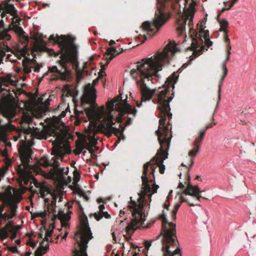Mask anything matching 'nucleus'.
Listing matches in <instances>:
<instances>
[{
	"mask_svg": "<svg viewBox=\"0 0 256 256\" xmlns=\"http://www.w3.org/2000/svg\"><path fill=\"white\" fill-rule=\"evenodd\" d=\"M96 98V91L90 84L84 88L81 99L82 106L86 104L91 106L86 108L84 111L75 108L74 112L78 119L87 122L89 124L86 128V137L78 140L76 142L77 154H80L84 149L89 150L94 146L98 142L96 134L98 132L103 133L110 136L112 134L119 132L120 130L116 128V122L120 123L119 127L130 125L136 115V111L126 103V100H122L121 94L106 104V108L102 106L98 108L94 106Z\"/></svg>",
	"mask_w": 256,
	"mask_h": 256,
	"instance_id": "nucleus-1",
	"label": "nucleus"
},
{
	"mask_svg": "<svg viewBox=\"0 0 256 256\" xmlns=\"http://www.w3.org/2000/svg\"><path fill=\"white\" fill-rule=\"evenodd\" d=\"M178 51V48L174 42H170L161 52H158L153 56L143 58L140 62L132 64L130 71V76L134 79L140 89L141 100L136 101L137 106H142V102L152 100L157 104L160 110V120L158 132L164 131L169 126L168 123L166 126V120L167 118H172L170 113L169 103L172 100L170 90V80L166 82V84L158 89L150 88L148 83L153 76H157L158 71L161 70L164 64H168L174 54Z\"/></svg>",
	"mask_w": 256,
	"mask_h": 256,
	"instance_id": "nucleus-2",
	"label": "nucleus"
},
{
	"mask_svg": "<svg viewBox=\"0 0 256 256\" xmlns=\"http://www.w3.org/2000/svg\"><path fill=\"white\" fill-rule=\"evenodd\" d=\"M14 78L10 74L0 77V95L2 96L0 112L8 120V124L0 126V140L5 142L6 140L7 132L13 130L15 131L16 134L13 136L14 141L16 142L20 140L22 142L18 148L22 164L18 166V173L24 182H40L34 177L32 172L34 171L38 174L42 172V170L38 166H31L29 164L32 154L30 148L32 139V134H30L31 128L28 127L24 129V131L22 132L16 130V127L10 124L12 122L16 120L15 118L16 109L13 90L11 92L10 89L7 88L16 84V81Z\"/></svg>",
	"mask_w": 256,
	"mask_h": 256,
	"instance_id": "nucleus-3",
	"label": "nucleus"
},
{
	"mask_svg": "<svg viewBox=\"0 0 256 256\" xmlns=\"http://www.w3.org/2000/svg\"><path fill=\"white\" fill-rule=\"evenodd\" d=\"M170 129L168 126L164 131H156L160 148L156 156L144 166L142 176V190L138 194V198L137 201L132 200V198H130L131 202L128 207L132 212V219L126 229L127 234L129 235L133 234L137 228L141 227L148 228L144 226L148 214L146 204H149L148 203L151 201L152 195L156 193L159 188L158 186L155 184H152L151 186L149 182L152 183L154 181V172L158 166L161 174L164 172L165 166L163 162L168 157V150L170 147L171 138L169 130Z\"/></svg>",
	"mask_w": 256,
	"mask_h": 256,
	"instance_id": "nucleus-4",
	"label": "nucleus"
},
{
	"mask_svg": "<svg viewBox=\"0 0 256 256\" xmlns=\"http://www.w3.org/2000/svg\"><path fill=\"white\" fill-rule=\"evenodd\" d=\"M194 12L190 11L188 12L180 15L176 22L178 34L179 36L182 37L184 40L182 42L184 44L186 41V34L185 32V26L188 24L190 28L192 43L191 46L188 48L192 51L191 56L196 58L202 54V52L208 49L212 45V42L209 38V32L205 30L206 22H202L198 24V32H196L193 29V17Z\"/></svg>",
	"mask_w": 256,
	"mask_h": 256,
	"instance_id": "nucleus-5",
	"label": "nucleus"
},
{
	"mask_svg": "<svg viewBox=\"0 0 256 256\" xmlns=\"http://www.w3.org/2000/svg\"><path fill=\"white\" fill-rule=\"evenodd\" d=\"M63 139L64 136L61 134L57 136L52 142V154L54 156L50 160L42 157L38 164L44 167L52 166V168L46 174V177L48 178H56L60 182L66 184L71 182V177L68 176V168H60L59 160L62 161L64 157L70 153V149L63 144Z\"/></svg>",
	"mask_w": 256,
	"mask_h": 256,
	"instance_id": "nucleus-6",
	"label": "nucleus"
},
{
	"mask_svg": "<svg viewBox=\"0 0 256 256\" xmlns=\"http://www.w3.org/2000/svg\"><path fill=\"white\" fill-rule=\"evenodd\" d=\"M160 218L162 219V230L158 236H162V250L164 256H181L180 249L176 236V225L172 222H167L164 215Z\"/></svg>",
	"mask_w": 256,
	"mask_h": 256,
	"instance_id": "nucleus-7",
	"label": "nucleus"
},
{
	"mask_svg": "<svg viewBox=\"0 0 256 256\" xmlns=\"http://www.w3.org/2000/svg\"><path fill=\"white\" fill-rule=\"evenodd\" d=\"M59 64L62 68V70H58L56 66H52L49 68L48 70L52 72H56L57 76L52 78V80L60 78L63 80H66L69 78L70 74V66L77 70L78 68V62L76 54L74 53L66 52V54H61ZM78 78H82L80 72L76 71Z\"/></svg>",
	"mask_w": 256,
	"mask_h": 256,
	"instance_id": "nucleus-8",
	"label": "nucleus"
},
{
	"mask_svg": "<svg viewBox=\"0 0 256 256\" xmlns=\"http://www.w3.org/2000/svg\"><path fill=\"white\" fill-rule=\"evenodd\" d=\"M92 238L89 227L87 216L84 214L80 216V227L74 238L78 244L80 250H76L74 256H87L86 250L88 241Z\"/></svg>",
	"mask_w": 256,
	"mask_h": 256,
	"instance_id": "nucleus-9",
	"label": "nucleus"
},
{
	"mask_svg": "<svg viewBox=\"0 0 256 256\" xmlns=\"http://www.w3.org/2000/svg\"><path fill=\"white\" fill-rule=\"evenodd\" d=\"M170 17V14L168 10L163 8H158L156 12L153 22H145L142 25V30L148 32L146 34H144L143 36L144 40L142 41V42L158 32Z\"/></svg>",
	"mask_w": 256,
	"mask_h": 256,
	"instance_id": "nucleus-10",
	"label": "nucleus"
},
{
	"mask_svg": "<svg viewBox=\"0 0 256 256\" xmlns=\"http://www.w3.org/2000/svg\"><path fill=\"white\" fill-rule=\"evenodd\" d=\"M200 192V191L198 186H194L190 184H188L186 188L180 196L179 202L174 205L172 214V219L175 220L176 218L177 212L182 202H187L190 206L198 205V202L201 198Z\"/></svg>",
	"mask_w": 256,
	"mask_h": 256,
	"instance_id": "nucleus-11",
	"label": "nucleus"
},
{
	"mask_svg": "<svg viewBox=\"0 0 256 256\" xmlns=\"http://www.w3.org/2000/svg\"><path fill=\"white\" fill-rule=\"evenodd\" d=\"M45 96L46 95H44L42 97L38 98L37 104L24 113L22 117V121L24 122L29 124L32 122L33 118H39L48 110L50 97L44 102L43 100Z\"/></svg>",
	"mask_w": 256,
	"mask_h": 256,
	"instance_id": "nucleus-12",
	"label": "nucleus"
},
{
	"mask_svg": "<svg viewBox=\"0 0 256 256\" xmlns=\"http://www.w3.org/2000/svg\"><path fill=\"white\" fill-rule=\"evenodd\" d=\"M18 0H8L0 4V9L3 12L1 14L2 18H4L6 14H10L12 18V24L14 26L16 27L20 24V20L16 16V10L14 6V2Z\"/></svg>",
	"mask_w": 256,
	"mask_h": 256,
	"instance_id": "nucleus-13",
	"label": "nucleus"
},
{
	"mask_svg": "<svg viewBox=\"0 0 256 256\" xmlns=\"http://www.w3.org/2000/svg\"><path fill=\"white\" fill-rule=\"evenodd\" d=\"M212 125H210L206 127L204 130H201L198 136H196L194 141L192 145V148L190 150L188 155L190 158V166L192 167L194 164L193 159L200 152L202 141L204 136L205 132L208 127H212Z\"/></svg>",
	"mask_w": 256,
	"mask_h": 256,
	"instance_id": "nucleus-14",
	"label": "nucleus"
},
{
	"mask_svg": "<svg viewBox=\"0 0 256 256\" xmlns=\"http://www.w3.org/2000/svg\"><path fill=\"white\" fill-rule=\"evenodd\" d=\"M225 42L226 44V56L225 61L224 62L222 65V68L223 70V74L220 78V81L219 82L218 84V100L220 102V92H221V88L222 85L223 84V82L228 74V70L226 66V63L230 59V54H231L230 50L232 49V46L230 44V39L228 38V36H226L224 37Z\"/></svg>",
	"mask_w": 256,
	"mask_h": 256,
	"instance_id": "nucleus-15",
	"label": "nucleus"
},
{
	"mask_svg": "<svg viewBox=\"0 0 256 256\" xmlns=\"http://www.w3.org/2000/svg\"><path fill=\"white\" fill-rule=\"evenodd\" d=\"M70 214L71 212H66L65 213L62 210H60L58 212L57 216L60 220L62 228L60 230L61 233L58 236L57 238H58L60 236H62V232L64 233V236H62V239L66 238L68 234V228L70 226L68 222L70 218Z\"/></svg>",
	"mask_w": 256,
	"mask_h": 256,
	"instance_id": "nucleus-16",
	"label": "nucleus"
},
{
	"mask_svg": "<svg viewBox=\"0 0 256 256\" xmlns=\"http://www.w3.org/2000/svg\"><path fill=\"white\" fill-rule=\"evenodd\" d=\"M52 234V230L47 231L46 232L44 238L40 243L38 246L39 251L42 253L44 254L46 251L48 249V242L51 241V236Z\"/></svg>",
	"mask_w": 256,
	"mask_h": 256,
	"instance_id": "nucleus-17",
	"label": "nucleus"
},
{
	"mask_svg": "<svg viewBox=\"0 0 256 256\" xmlns=\"http://www.w3.org/2000/svg\"><path fill=\"white\" fill-rule=\"evenodd\" d=\"M49 40L50 42L58 43L62 49L65 50L66 51L67 50L68 42L64 36H54V34H52L49 38Z\"/></svg>",
	"mask_w": 256,
	"mask_h": 256,
	"instance_id": "nucleus-18",
	"label": "nucleus"
},
{
	"mask_svg": "<svg viewBox=\"0 0 256 256\" xmlns=\"http://www.w3.org/2000/svg\"><path fill=\"white\" fill-rule=\"evenodd\" d=\"M122 50V49L120 48H118V49L114 47L108 48L106 52L107 54L106 58V64H108L114 56L120 54Z\"/></svg>",
	"mask_w": 256,
	"mask_h": 256,
	"instance_id": "nucleus-19",
	"label": "nucleus"
},
{
	"mask_svg": "<svg viewBox=\"0 0 256 256\" xmlns=\"http://www.w3.org/2000/svg\"><path fill=\"white\" fill-rule=\"evenodd\" d=\"M34 60H30L29 58H25L22 60V72L25 74H28L32 71V68L34 64Z\"/></svg>",
	"mask_w": 256,
	"mask_h": 256,
	"instance_id": "nucleus-20",
	"label": "nucleus"
},
{
	"mask_svg": "<svg viewBox=\"0 0 256 256\" xmlns=\"http://www.w3.org/2000/svg\"><path fill=\"white\" fill-rule=\"evenodd\" d=\"M99 212L98 214L95 213L94 218L97 220H100L102 217H104L106 218H109L110 215L106 212H104V204H100L98 206Z\"/></svg>",
	"mask_w": 256,
	"mask_h": 256,
	"instance_id": "nucleus-21",
	"label": "nucleus"
},
{
	"mask_svg": "<svg viewBox=\"0 0 256 256\" xmlns=\"http://www.w3.org/2000/svg\"><path fill=\"white\" fill-rule=\"evenodd\" d=\"M218 22L220 26V30L224 32V37L228 36V31L227 28L229 25L228 22L225 19L219 20Z\"/></svg>",
	"mask_w": 256,
	"mask_h": 256,
	"instance_id": "nucleus-22",
	"label": "nucleus"
},
{
	"mask_svg": "<svg viewBox=\"0 0 256 256\" xmlns=\"http://www.w3.org/2000/svg\"><path fill=\"white\" fill-rule=\"evenodd\" d=\"M4 228L7 230L8 233L10 232V234L14 232H17L18 230V226L13 225L10 222H8Z\"/></svg>",
	"mask_w": 256,
	"mask_h": 256,
	"instance_id": "nucleus-23",
	"label": "nucleus"
},
{
	"mask_svg": "<svg viewBox=\"0 0 256 256\" xmlns=\"http://www.w3.org/2000/svg\"><path fill=\"white\" fill-rule=\"evenodd\" d=\"M238 1V0H231L230 2H224V6L222 8L221 12L229 10Z\"/></svg>",
	"mask_w": 256,
	"mask_h": 256,
	"instance_id": "nucleus-24",
	"label": "nucleus"
},
{
	"mask_svg": "<svg viewBox=\"0 0 256 256\" xmlns=\"http://www.w3.org/2000/svg\"><path fill=\"white\" fill-rule=\"evenodd\" d=\"M66 112L62 111L61 114L58 116H52V122L55 124H58L60 122V120L62 118H64L66 116Z\"/></svg>",
	"mask_w": 256,
	"mask_h": 256,
	"instance_id": "nucleus-25",
	"label": "nucleus"
},
{
	"mask_svg": "<svg viewBox=\"0 0 256 256\" xmlns=\"http://www.w3.org/2000/svg\"><path fill=\"white\" fill-rule=\"evenodd\" d=\"M10 166V162L6 161L5 165L0 168V177L3 176L8 170V167Z\"/></svg>",
	"mask_w": 256,
	"mask_h": 256,
	"instance_id": "nucleus-26",
	"label": "nucleus"
},
{
	"mask_svg": "<svg viewBox=\"0 0 256 256\" xmlns=\"http://www.w3.org/2000/svg\"><path fill=\"white\" fill-rule=\"evenodd\" d=\"M28 53V49L26 48H24L20 50L17 52H16V56L18 58L20 59L22 57L24 58H26V54Z\"/></svg>",
	"mask_w": 256,
	"mask_h": 256,
	"instance_id": "nucleus-27",
	"label": "nucleus"
},
{
	"mask_svg": "<svg viewBox=\"0 0 256 256\" xmlns=\"http://www.w3.org/2000/svg\"><path fill=\"white\" fill-rule=\"evenodd\" d=\"M10 36L8 34V30L0 32V40H8L10 39Z\"/></svg>",
	"mask_w": 256,
	"mask_h": 256,
	"instance_id": "nucleus-28",
	"label": "nucleus"
},
{
	"mask_svg": "<svg viewBox=\"0 0 256 256\" xmlns=\"http://www.w3.org/2000/svg\"><path fill=\"white\" fill-rule=\"evenodd\" d=\"M8 236V234L7 230L4 227L0 230V238L2 239H6Z\"/></svg>",
	"mask_w": 256,
	"mask_h": 256,
	"instance_id": "nucleus-29",
	"label": "nucleus"
},
{
	"mask_svg": "<svg viewBox=\"0 0 256 256\" xmlns=\"http://www.w3.org/2000/svg\"><path fill=\"white\" fill-rule=\"evenodd\" d=\"M37 137L39 139L46 140L47 138V135L45 132L41 131L37 134Z\"/></svg>",
	"mask_w": 256,
	"mask_h": 256,
	"instance_id": "nucleus-30",
	"label": "nucleus"
},
{
	"mask_svg": "<svg viewBox=\"0 0 256 256\" xmlns=\"http://www.w3.org/2000/svg\"><path fill=\"white\" fill-rule=\"evenodd\" d=\"M7 248L8 250L12 252L13 253H16L18 252V248L16 246H7Z\"/></svg>",
	"mask_w": 256,
	"mask_h": 256,
	"instance_id": "nucleus-31",
	"label": "nucleus"
},
{
	"mask_svg": "<svg viewBox=\"0 0 256 256\" xmlns=\"http://www.w3.org/2000/svg\"><path fill=\"white\" fill-rule=\"evenodd\" d=\"M66 91V96H68V95L70 94V90H69V88L68 86H66L64 88V89L63 90V95L64 94Z\"/></svg>",
	"mask_w": 256,
	"mask_h": 256,
	"instance_id": "nucleus-32",
	"label": "nucleus"
},
{
	"mask_svg": "<svg viewBox=\"0 0 256 256\" xmlns=\"http://www.w3.org/2000/svg\"><path fill=\"white\" fill-rule=\"evenodd\" d=\"M15 28H16L15 30L18 34H19L20 35H22L24 33V32L22 28L19 27V26H16V27H15Z\"/></svg>",
	"mask_w": 256,
	"mask_h": 256,
	"instance_id": "nucleus-33",
	"label": "nucleus"
},
{
	"mask_svg": "<svg viewBox=\"0 0 256 256\" xmlns=\"http://www.w3.org/2000/svg\"><path fill=\"white\" fill-rule=\"evenodd\" d=\"M151 242H150V241H146L145 242L144 246H145L147 250H148L150 246Z\"/></svg>",
	"mask_w": 256,
	"mask_h": 256,
	"instance_id": "nucleus-34",
	"label": "nucleus"
},
{
	"mask_svg": "<svg viewBox=\"0 0 256 256\" xmlns=\"http://www.w3.org/2000/svg\"><path fill=\"white\" fill-rule=\"evenodd\" d=\"M16 232H14L12 233H10V238L12 239V240H14L16 238Z\"/></svg>",
	"mask_w": 256,
	"mask_h": 256,
	"instance_id": "nucleus-35",
	"label": "nucleus"
},
{
	"mask_svg": "<svg viewBox=\"0 0 256 256\" xmlns=\"http://www.w3.org/2000/svg\"><path fill=\"white\" fill-rule=\"evenodd\" d=\"M40 66L38 65L34 67V71L35 72H38L40 70Z\"/></svg>",
	"mask_w": 256,
	"mask_h": 256,
	"instance_id": "nucleus-36",
	"label": "nucleus"
},
{
	"mask_svg": "<svg viewBox=\"0 0 256 256\" xmlns=\"http://www.w3.org/2000/svg\"><path fill=\"white\" fill-rule=\"evenodd\" d=\"M30 244L32 246L34 247V246H36V242H34L32 241V240H30Z\"/></svg>",
	"mask_w": 256,
	"mask_h": 256,
	"instance_id": "nucleus-37",
	"label": "nucleus"
},
{
	"mask_svg": "<svg viewBox=\"0 0 256 256\" xmlns=\"http://www.w3.org/2000/svg\"><path fill=\"white\" fill-rule=\"evenodd\" d=\"M4 56V52L2 50L1 48L0 47V58H2Z\"/></svg>",
	"mask_w": 256,
	"mask_h": 256,
	"instance_id": "nucleus-38",
	"label": "nucleus"
},
{
	"mask_svg": "<svg viewBox=\"0 0 256 256\" xmlns=\"http://www.w3.org/2000/svg\"><path fill=\"white\" fill-rule=\"evenodd\" d=\"M115 44V42L114 40H110L109 42V45L112 46Z\"/></svg>",
	"mask_w": 256,
	"mask_h": 256,
	"instance_id": "nucleus-39",
	"label": "nucleus"
},
{
	"mask_svg": "<svg viewBox=\"0 0 256 256\" xmlns=\"http://www.w3.org/2000/svg\"><path fill=\"white\" fill-rule=\"evenodd\" d=\"M178 186V188H183L184 187V185L182 182H180Z\"/></svg>",
	"mask_w": 256,
	"mask_h": 256,
	"instance_id": "nucleus-40",
	"label": "nucleus"
},
{
	"mask_svg": "<svg viewBox=\"0 0 256 256\" xmlns=\"http://www.w3.org/2000/svg\"><path fill=\"white\" fill-rule=\"evenodd\" d=\"M124 213H125V212L124 210H121L120 212V216H124Z\"/></svg>",
	"mask_w": 256,
	"mask_h": 256,
	"instance_id": "nucleus-41",
	"label": "nucleus"
},
{
	"mask_svg": "<svg viewBox=\"0 0 256 256\" xmlns=\"http://www.w3.org/2000/svg\"><path fill=\"white\" fill-rule=\"evenodd\" d=\"M97 202L98 203H100L102 202V200L101 198H99L97 200Z\"/></svg>",
	"mask_w": 256,
	"mask_h": 256,
	"instance_id": "nucleus-42",
	"label": "nucleus"
},
{
	"mask_svg": "<svg viewBox=\"0 0 256 256\" xmlns=\"http://www.w3.org/2000/svg\"><path fill=\"white\" fill-rule=\"evenodd\" d=\"M6 146H11V144H10V142H7L6 143Z\"/></svg>",
	"mask_w": 256,
	"mask_h": 256,
	"instance_id": "nucleus-43",
	"label": "nucleus"
},
{
	"mask_svg": "<svg viewBox=\"0 0 256 256\" xmlns=\"http://www.w3.org/2000/svg\"><path fill=\"white\" fill-rule=\"evenodd\" d=\"M112 234L113 239H114L115 241H116V235H115V234H114V232H113Z\"/></svg>",
	"mask_w": 256,
	"mask_h": 256,
	"instance_id": "nucleus-44",
	"label": "nucleus"
},
{
	"mask_svg": "<svg viewBox=\"0 0 256 256\" xmlns=\"http://www.w3.org/2000/svg\"><path fill=\"white\" fill-rule=\"evenodd\" d=\"M16 243L17 244H20V240H16Z\"/></svg>",
	"mask_w": 256,
	"mask_h": 256,
	"instance_id": "nucleus-45",
	"label": "nucleus"
},
{
	"mask_svg": "<svg viewBox=\"0 0 256 256\" xmlns=\"http://www.w3.org/2000/svg\"><path fill=\"white\" fill-rule=\"evenodd\" d=\"M30 252H28L26 253V256H29L30 255Z\"/></svg>",
	"mask_w": 256,
	"mask_h": 256,
	"instance_id": "nucleus-46",
	"label": "nucleus"
},
{
	"mask_svg": "<svg viewBox=\"0 0 256 256\" xmlns=\"http://www.w3.org/2000/svg\"><path fill=\"white\" fill-rule=\"evenodd\" d=\"M133 256H136V254H134Z\"/></svg>",
	"mask_w": 256,
	"mask_h": 256,
	"instance_id": "nucleus-47",
	"label": "nucleus"
}]
</instances>
